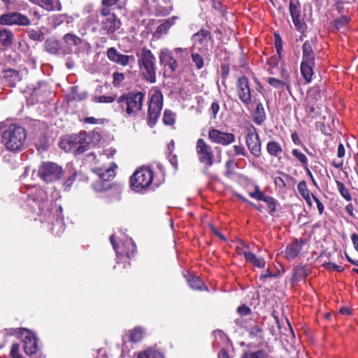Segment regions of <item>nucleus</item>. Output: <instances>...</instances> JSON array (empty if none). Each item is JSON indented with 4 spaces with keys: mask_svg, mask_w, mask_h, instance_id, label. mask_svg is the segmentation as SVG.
Masks as SVG:
<instances>
[{
    "mask_svg": "<svg viewBox=\"0 0 358 358\" xmlns=\"http://www.w3.org/2000/svg\"><path fill=\"white\" fill-rule=\"evenodd\" d=\"M101 140V135L98 132L92 131L87 133L81 131L78 134L71 135L62 139L59 145L66 152H71L76 155L82 154L87 150L91 143Z\"/></svg>",
    "mask_w": 358,
    "mask_h": 358,
    "instance_id": "nucleus-1",
    "label": "nucleus"
},
{
    "mask_svg": "<svg viewBox=\"0 0 358 358\" xmlns=\"http://www.w3.org/2000/svg\"><path fill=\"white\" fill-rule=\"evenodd\" d=\"M26 138L27 133L24 128L12 124L3 131L1 141L8 150L17 151L23 148Z\"/></svg>",
    "mask_w": 358,
    "mask_h": 358,
    "instance_id": "nucleus-2",
    "label": "nucleus"
},
{
    "mask_svg": "<svg viewBox=\"0 0 358 358\" xmlns=\"http://www.w3.org/2000/svg\"><path fill=\"white\" fill-rule=\"evenodd\" d=\"M143 100L142 92H129L119 96L117 103L122 112L128 117H133L142 109Z\"/></svg>",
    "mask_w": 358,
    "mask_h": 358,
    "instance_id": "nucleus-3",
    "label": "nucleus"
},
{
    "mask_svg": "<svg viewBox=\"0 0 358 358\" xmlns=\"http://www.w3.org/2000/svg\"><path fill=\"white\" fill-rule=\"evenodd\" d=\"M138 63L141 71L145 79L150 83L156 81V59L152 52L146 48H143L136 54Z\"/></svg>",
    "mask_w": 358,
    "mask_h": 358,
    "instance_id": "nucleus-4",
    "label": "nucleus"
},
{
    "mask_svg": "<svg viewBox=\"0 0 358 358\" xmlns=\"http://www.w3.org/2000/svg\"><path fill=\"white\" fill-rule=\"evenodd\" d=\"M153 173L148 169H140L134 172L130 178V186L132 190L142 192L152 183Z\"/></svg>",
    "mask_w": 358,
    "mask_h": 358,
    "instance_id": "nucleus-5",
    "label": "nucleus"
},
{
    "mask_svg": "<svg viewBox=\"0 0 358 358\" xmlns=\"http://www.w3.org/2000/svg\"><path fill=\"white\" fill-rule=\"evenodd\" d=\"M64 174L62 167L54 162H43L38 169V176L45 182L58 180Z\"/></svg>",
    "mask_w": 358,
    "mask_h": 358,
    "instance_id": "nucleus-6",
    "label": "nucleus"
},
{
    "mask_svg": "<svg viewBox=\"0 0 358 358\" xmlns=\"http://www.w3.org/2000/svg\"><path fill=\"white\" fill-rule=\"evenodd\" d=\"M163 106V96L162 94L159 92L156 91L155 93L152 95L149 107H148V123L151 127L153 126L161 113V110L162 109Z\"/></svg>",
    "mask_w": 358,
    "mask_h": 358,
    "instance_id": "nucleus-7",
    "label": "nucleus"
},
{
    "mask_svg": "<svg viewBox=\"0 0 358 358\" xmlns=\"http://www.w3.org/2000/svg\"><path fill=\"white\" fill-rule=\"evenodd\" d=\"M196 151L199 161L204 164L208 169L214 163V155L211 147L203 138H199L196 142Z\"/></svg>",
    "mask_w": 358,
    "mask_h": 358,
    "instance_id": "nucleus-8",
    "label": "nucleus"
},
{
    "mask_svg": "<svg viewBox=\"0 0 358 358\" xmlns=\"http://www.w3.org/2000/svg\"><path fill=\"white\" fill-rule=\"evenodd\" d=\"M97 174L99 179L93 183V189L96 192H103L110 189L111 184L109 181L115 177L114 170L111 168H107L105 170L99 169Z\"/></svg>",
    "mask_w": 358,
    "mask_h": 358,
    "instance_id": "nucleus-9",
    "label": "nucleus"
},
{
    "mask_svg": "<svg viewBox=\"0 0 358 358\" xmlns=\"http://www.w3.org/2000/svg\"><path fill=\"white\" fill-rule=\"evenodd\" d=\"M245 141L250 153L255 157H260L262 150L259 137L256 128L252 124L247 128Z\"/></svg>",
    "mask_w": 358,
    "mask_h": 358,
    "instance_id": "nucleus-10",
    "label": "nucleus"
},
{
    "mask_svg": "<svg viewBox=\"0 0 358 358\" xmlns=\"http://www.w3.org/2000/svg\"><path fill=\"white\" fill-rule=\"evenodd\" d=\"M30 20L26 15L18 12H10L0 16V24L6 26H29Z\"/></svg>",
    "mask_w": 358,
    "mask_h": 358,
    "instance_id": "nucleus-11",
    "label": "nucleus"
},
{
    "mask_svg": "<svg viewBox=\"0 0 358 358\" xmlns=\"http://www.w3.org/2000/svg\"><path fill=\"white\" fill-rule=\"evenodd\" d=\"M236 87L239 100L245 106H248L252 101L251 89L248 79L245 76L240 77L237 80Z\"/></svg>",
    "mask_w": 358,
    "mask_h": 358,
    "instance_id": "nucleus-12",
    "label": "nucleus"
},
{
    "mask_svg": "<svg viewBox=\"0 0 358 358\" xmlns=\"http://www.w3.org/2000/svg\"><path fill=\"white\" fill-rule=\"evenodd\" d=\"M208 138L211 142L222 145H228L235 141V136L231 133L221 131L216 129L208 131Z\"/></svg>",
    "mask_w": 358,
    "mask_h": 358,
    "instance_id": "nucleus-13",
    "label": "nucleus"
},
{
    "mask_svg": "<svg viewBox=\"0 0 358 358\" xmlns=\"http://www.w3.org/2000/svg\"><path fill=\"white\" fill-rule=\"evenodd\" d=\"M99 22L101 25V31L108 35L115 33L122 25L120 20L116 15H108L106 17L99 18Z\"/></svg>",
    "mask_w": 358,
    "mask_h": 358,
    "instance_id": "nucleus-14",
    "label": "nucleus"
},
{
    "mask_svg": "<svg viewBox=\"0 0 358 358\" xmlns=\"http://www.w3.org/2000/svg\"><path fill=\"white\" fill-rule=\"evenodd\" d=\"M20 335L23 338L24 352L28 355L35 353L37 350L38 345L37 338L34 334L28 329H21Z\"/></svg>",
    "mask_w": 358,
    "mask_h": 358,
    "instance_id": "nucleus-15",
    "label": "nucleus"
},
{
    "mask_svg": "<svg viewBox=\"0 0 358 358\" xmlns=\"http://www.w3.org/2000/svg\"><path fill=\"white\" fill-rule=\"evenodd\" d=\"M210 38V32L206 29H201L192 36L194 48L201 52L207 51L208 41Z\"/></svg>",
    "mask_w": 358,
    "mask_h": 358,
    "instance_id": "nucleus-16",
    "label": "nucleus"
},
{
    "mask_svg": "<svg viewBox=\"0 0 358 358\" xmlns=\"http://www.w3.org/2000/svg\"><path fill=\"white\" fill-rule=\"evenodd\" d=\"M106 55L110 61L124 66L129 64L130 63H134L135 61V58L133 55L121 54L117 52L115 48H108L107 50Z\"/></svg>",
    "mask_w": 358,
    "mask_h": 358,
    "instance_id": "nucleus-17",
    "label": "nucleus"
},
{
    "mask_svg": "<svg viewBox=\"0 0 358 358\" xmlns=\"http://www.w3.org/2000/svg\"><path fill=\"white\" fill-rule=\"evenodd\" d=\"M159 59L162 64L170 69L171 72L176 71L178 64L176 59L173 58L172 52L167 48H164L160 52Z\"/></svg>",
    "mask_w": 358,
    "mask_h": 358,
    "instance_id": "nucleus-18",
    "label": "nucleus"
},
{
    "mask_svg": "<svg viewBox=\"0 0 358 358\" xmlns=\"http://www.w3.org/2000/svg\"><path fill=\"white\" fill-rule=\"evenodd\" d=\"M304 242L302 240L296 239L289 243L285 251V257L289 260L295 259L299 255Z\"/></svg>",
    "mask_w": 358,
    "mask_h": 358,
    "instance_id": "nucleus-19",
    "label": "nucleus"
},
{
    "mask_svg": "<svg viewBox=\"0 0 358 358\" xmlns=\"http://www.w3.org/2000/svg\"><path fill=\"white\" fill-rule=\"evenodd\" d=\"M315 42L312 39L310 41H306L302 46L303 57L301 62H305L310 64H315Z\"/></svg>",
    "mask_w": 358,
    "mask_h": 358,
    "instance_id": "nucleus-20",
    "label": "nucleus"
},
{
    "mask_svg": "<svg viewBox=\"0 0 358 358\" xmlns=\"http://www.w3.org/2000/svg\"><path fill=\"white\" fill-rule=\"evenodd\" d=\"M289 12L292 18V22L295 27L299 31H302L304 29L305 24L303 20L301 18L300 9L292 1H291L289 3Z\"/></svg>",
    "mask_w": 358,
    "mask_h": 358,
    "instance_id": "nucleus-21",
    "label": "nucleus"
},
{
    "mask_svg": "<svg viewBox=\"0 0 358 358\" xmlns=\"http://www.w3.org/2000/svg\"><path fill=\"white\" fill-rule=\"evenodd\" d=\"M64 43L66 45L67 49L62 50V53H69L73 46H77L82 43V40L73 34H66L63 36Z\"/></svg>",
    "mask_w": 358,
    "mask_h": 358,
    "instance_id": "nucleus-22",
    "label": "nucleus"
},
{
    "mask_svg": "<svg viewBox=\"0 0 358 358\" xmlns=\"http://www.w3.org/2000/svg\"><path fill=\"white\" fill-rule=\"evenodd\" d=\"M243 255L244 256L245 260L248 262H250L252 265L258 268H264L265 266V261L264 258L257 257L253 252L250 251L243 250Z\"/></svg>",
    "mask_w": 358,
    "mask_h": 358,
    "instance_id": "nucleus-23",
    "label": "nucleus"
},
{
    "mask_svg": "<svg viewBox=\"0 0 358 358\" xmlns=\"http://www.w3.org/2000/svg\"><path fill=\"white\" fill-rule=\"evenodd\" d=\"M266 118L263 104L259 102L257 104L256 109L253 114L252 120L258 125L262 124Z\"/></svg>",
    "mask_w": 358,
    "mask_h": 358,
    "instance_id": "nucleus-24",
    "label": "nucleus"
},
{
    "mask_svg": "<svg viewBox=\"0 0 358 358\" xmlns=\"http://www.w3.org/2000/svg\"><path fill=\"white\" fill-rule=\"evenodd\" d=\"M315 64H310L305 62L301 63V73L307 83H310L313 75V67Z\"/></svg>",
    "mask_w": 358,
    "mask_h": 358,
    "instance_id": "nucleus-25",
    "label": "nucleus"
},
{
    "mask_svg": "<svg viewBox=\"0 0 358 358\" xmlns=\"http://www.w3.org/2000/svg\"><path fill=\"white\" fill-rule=\"evenodd\" d=\"M13 34L8 29L0 30V45L4 48L10 47L13 43Z\"/></svg>",
    "mask_w": 358,
    "mask_h": 358,
    "instance_id": "nucleus-26",
    "label": "nucleus"
},
{
    "mask_svg": "<svg viewBox=\"0 0 358 358\" xmlns=\"http://www.w3.org/2000/svg\"><path fill=\"white\" fill-rule=\"evenodd\" d=\"M266 150L271 156L278 157L282 152V148L279 143L271 141L266 145Z\"/></svg>",
    "mask_w": 358,
    "mask_h": 358,
    "instance_id": "nucleus-27",
    "label": "nucleus"
},
{
    "mask_svg": "<svg viewBox=\"0 0 358 358\" xmlns=\"http://www.w3.org/2000/svg\"><path fill=\"white\" fill-rule=\"evenodd\" d=\"M45 47L47 52L56 55L60 53L62 49L59 48V42L54 38H48L45 42Z\"/></svg>",
    "mask_w": 358,
    "mask_h": 358,
    "instance_id": "nucleus-28",
    "label": "nucleus"
},
{
    "mask_svg": "<svg viewBox=\"0 0 358 358\" xmlns=\"http://www.w3.org/2000/svg\"><path fill=\"white\" fill-rule=\"evenodd\" d=\"M88 93L85 90H80L78 86L71 87V99L73 101H81L87 99Z\"/></svg>",
    "mask_w": 358,
    "mask_h": 358,
    "instance_id": "nucleus-29",
    "label": "nucleus"
},
{
    "mask_svg": "<svg viewBox=\"0 0 358 358\" xmlns=\"http://www.w3.org/2000/svg\"><path fill=\"white\" fill-rule=\"evenodd\" d=\"M350 19L348 16L342 15L341 17L333 21L332 27L336 30L344 31Z\"/></svg>",
    "mask_w": 358,
    "mask_h": 358,
    "instance_id": "nucleus-30",
    "label": "nucleus"
},
{
    "mask_svg": "<svg viewBox=\"0 0 358 358\" xmlns=\"http://www.w3.org/2000/svg\"><path fill=\"white\" fill-rule=\"evenodd\" d=\"M144 331L143 329L140 327H136L134 329L131 330L129 331V341L133 343H137L139 342L143 336Z\"/></svg>",
    "mask_w": 358,
    "mask_h": 358,
    "instance_id": "nucleus-31",
    "label": "nucleus"
},
{
    "mask_svg": "<svg viewBox=\"0 0 358 358\" xmlns=\"http://www.w3.org/2000/svg\"><path fill=\"white\" fill-rule=\"evenodd\" d=\"M138 358H163L162 353L153 349H148L138 355Z\"/></svg>",
    "mask_w": 358,
    "mask_h": 358,
    "instance_id": "nucleus-32",
    "label": "nucleus"
},
{
    "mask_svg": "<svg viewBox=\"0 0 358 358\" xmlns=\"http://www.w3.org/2000/svg\"><path fill=\"white\" fill-rule=\"evenodd\" d=\"M115 99V95H101L93 96L92 98V101L100 103H113Z\"/></svg>",
    "mask_w": 358,
    "mask_h": 358,
    "instance_id": "nucleus-33",
    "label": "nucleus"
},
{
    "mask_svg": "<svg viewBox=\"0 0 358 358\" xmlns=\"http://www.w3.org/2000/svg\"><path fill=\"white\" fill-rule=\"evenodd\" d=\"M124 254L127 257V258H130V257L134 254L136 250V245L135 243L130 239L127 240L124 244Z\"/></svg>",
    "mask_w": 358,
    "mask_h": 358,
    "instance_id": "nucleus-34",
    "label": "nucleus"
},
{
    "mask_svg": "<svg viewBox=\"0 0 358 358\" xmlns=\"http://www.w3.org/2000/svg\"><path fill=\"white\" fill-rule=\"evenodd\" d=\"M337 189L341 194V195L347 201H351L352 196L350 193L349 192V190L345 187V185L338 181L336 180Z\"/></svg>",
    "mask_w": 358,
    "mask_h": 358,
    "instance_id": "nucleus-35",
    "label": "nucleus"
},
{
    "mask_svg": "<svg viewBox=\"0 0 358 358\" xmlns=\"http://www.w3.org/2000/svg\"><path fill=\"white\" fill-rule=\"evenodd\" d=\"M243 358H275L262 350L256 352H248L243 355Z\"/></svg>",
    "mask_w": 358,
    "mask_h": 358,
    "instance_id": "nucleus-36",
    "label": "nucleus"
},
{
    "mask_svg": "<svg viewBox=\"0 0 358 358\" xmlns=\"http://www.w3.org/2000/svg\"><path fill=\"white\" fill-rule=\"evenodd\" d=\"M263 201L267 203L268 212L270 214H273L276 210V200L268 195H266L264 198L262 199Z\"/></svg>",
    "mask_w": 358,
    "mask_h": 358,
    "instance_id": "nucleus-37",
    "label": "nucleus"
},
{
    "mask_svg": "<svg viewBox=\"0 0 358 358\" xmlns=\"http://www.w3.org/2000/svg\"><path fill=\"white\" fill-rule=\"evenodd\" d=\"M192 59L196 68L197 69H201L204 66V59L201 55L196 52L192 53Z\"/></svg>",
    "mask_w": 358,
    "mask_h": 358,
    "instance_id": "nucleus-38",
    "label": "nucleus"
},
{
    "mask_svg": "<svg viewBox=\"0 0 358 358\" xmlns=\"http://www.w3.org/2000/svg\"><path fill=\"white\" fill-rule=\"evenodd\" d=\"M292 154L297 160L301 163L303 166L306 167L308 166V158L303 153L301 152L297 149H293Z\"/></svg>",
    "mask_w": 358,
    "mask_h": 358,
    "instance_id": "nucleus-39",
    "label": "nucleus"
},
{
    "mask_svg": "<svg viewBox=\"0 0 358 358\" xmlns=\"http://www.w3.org/2000/svg\"><path fill=\"white\" fill-rule=\"evenodd\" d=\"M189 287L194 289H201L203 282L201 280L195 276H192L187 280Z\"/></svg>",
    "mask_w": 358,
    "mask_h": 358,
    "instance_id": "nucleus-40",
    "label": "nucleus"
},
{
    "mask_svg": "<svg viewBox=\"0 0 358 358\" xmlns=\"http://www.w3.org/2000/svg\"><path fill=\"white\" fill-rule=\"evenodd\" d=\"M163 121L165 124L172 125L175 122V115L171 110H166L164 113Z\"/></svg>",
    "mask_w": 358,
    "mask_h": 358,
    "instance_id": "nucleus-41",
    "label": "nucleus"
},
{
    "mask_svg": "<svg viewBox=\"0 0 358 358\" xmlns=\"http://www.w3.org/2000/svg\"><path fill=\"white\" fill-rule=\"evenodd\" d=\"M28 36L33 41L41 42L44 40V34L42 32L36 31L34 29L28 31Z\"/></svg>",
    "mask_w": 358,
    "mask_h": 358,
    "instance_id": "nucleus-42",
    "label": "nucleus"
},
{
    "mask_svg": "<svg viewBox=\"0 0 358 358\" xmlns=\"http://www.w3.org/2000/svg\"><path fill=\"white\" fill-rule=\"evenodd\" d=\"M248 194L250 197L259 201H262L266 196V194L261 191L259 187L257 185L255 187V190L248 192Z\"/></svg>",
    "mask_w": 358,
    "mask_h": 358,
    "instance_id": "nucleus-43",
    "label": "nucleus"
},
{
    "mask_svg": "<svg viewBox=\"0 0 358 358\" xmlns=\"http://www.w3.org/2000/svg\"><path fill=\"white\" fill-rule=\"evenodd\" d=\"M267 82L269 85L277 89L282 90L285 85V83L284 81L280 80L275 78H268L267 79Z\"/></svg>",
    "mask_w": 358,
    "mask_h": 358,
    "instance_id": "nucleus-44",
    "label": "nucleus"
},
{
    "mask_svg": "<svg viewBox=\"0 0 358 358\" xmlns=\"http://www.w3.org/2000/svg\"><path fill=\"white\" fill-rule=\"evenodd\" d=\"M172 24H173L172 20L171 19H168L167 20H166L165 22L161 24L157 27V32H159V33H166V31L171 27Z\"/></svg>",
    "mask_w": 358,
    "mask_h": 358,
    "instance_id": "nucleus-45",
    "label": "nucleus"
},
{
    "mask_svg": "<svg viewBox=\"0 0 358 358\" xmlns=\"http://www.w3.org/2000/svg\"><path fill=\"white\" fill-rule=\"evenodd\" d=\"M220 110V105L217 101H213L211 103L210 108H209V112L211 113L213 119H215L217 115Z\"/></svg>",
    "mask_w": 358,
    "mask_h": 358,
    "instance_id": "nucleus-46",
    "label": "nucleus"
},
{
    "mask_svg": "<svg viewBox=\"0 0 358 358\" xmlns=\"http://www.w3.org/2000/svg\"><path fill=\"white\" fill-rule=\"evenodd\" d=\"M113 83L115 86H118L124 79V76L122 73L115 72L113 75Z\"/></svg>",
    "mask_w": 358,
    "mask_h": 358,
    "instance_id": "nucleus-47",
    "label": "nucleus"
},
{
    "mask_svg": "<svg viewBox=\"0 0 358 358\" xmlns=\"http://www.w3.org/2000/svg\"><path fill=\"white\" fill-rule=\"evenodd\" d=\"M309 97H312L316 101L321 98L320 89L319 87H313L308 92Z\"/></svg>",
    "mask_w": 358,
    "mask_h": 358,
    "instance_id": "nucleus-48",
    "label": "nucleus"
},
{
    "mask_svg": "<svg viewBox=\"0 0 358 358\" xmlns=\"http://www.w3.org/2000/svg\"><path fill=\"white\" fill-rule=\"evenodd\" d=\"M77 174L76 171H73L67 178L64 182L65 189L70 188L72 184L75 182Z\"/></svg>",
    "mask_w": 358,
    "mask_h": 358,
    "instance_id": "nucleus-49",
    "label": "nucleus"
},
{
    "mask_svg": "<svg viewBox=\"0 0 358 358\" xmlns=\"http://www.w3.org/2000/svg\"><path fill=\"white\" fill-rule=\"evenodd\" d=\"M110 6H103V7L100 10V18L106 17V16L109 15H115L113 13L110 12Z\"/></svg>",
    "mask_w": 358,
    "mask_h": 358,
    "instance_id": "nucleus-50",
    "label": "nucleus"
},
{
    "mask_svg": "<svg viewBox=\"0 0 358 358\" xmlns=\"http://www.w3.org/2000/svg\"><path fill=\"white\" fill-rule=\"evenodd\" d=\"M307 275L306 269L304 267H298L295 269L294 276L296 278H303Z\"/></svg>",
    "mask_w": 358,
    "mask_h": 358,
    "instance_id": "nucleus-51",
    "label": "nucleus"
},
{
    "mask_svg": "<svg viewBox=\"0 0 358 358\" xmlns=\"http://www.w3.org/2000/svg\"><path fill=\"white\" fill-rule=\"evenodd\" d=\"M233 149L236 155L247 156V152L243 146L236 145H234Z\"/></svg>",
    "mask_w": 358,
    "mask_h": 358,
    "instance_id": "nucleus-52",
    "label": "nucleus"
},
{
    "mask_svg": "<svg viewBox=\"0 0 358 358\" xmlns=\"http://www.w3.org/2000/svg\"><path fill=\"white\" fill-rule=\"evenodd\" d=\"M262 331V329L257 325L252 326L250 328V334L253 336H261Z\"/></svg>",
    "mask_w": 358,
    "mask_h": 358,
    "instance_id": "nucleus-53",
    "label": "nucleus"
},
{
    "mask_svg": "<svg viewBox=\"0 0 358 358\" xmlns=\"http://www.w3.org/2000/svg\"><path fill=\"white\" fill-rule=\"evenodd\" d=\"M238 313L241 315H248L250 313V308L245 305L239 306L237 308Z\"/></svg>",
    "mask_w": 358,
    "mask_h": 358,
    "instance_id": "nucleus-54",
    "label": "nucleus"
},
{
    "mask_svg": "<svg viewBox=\"0 0 358 358\" xmlns=\"http://www.w3.org/2000/svg\"><path fill=\"white\" fill-rule=\"evenodd\" d=\"M312 197L317 204V207L320 215H322L324 210V206L323 203L314 194H312Z\"/></svg>",
    "mask_w": 358,
    "mask_h": 358,
    "instance_id": "nucleus-55",
    "label": "nucleus"
},
{
    "mask_svg": "<svg viewBox=\"0 0 358 358\" xmlns=\"http://www.w3.org/2000/svg\"><path fill=\"white\" fill-rule=\"evenodd\" d=\"M297 189L300 194H304L308 189L304 180L300 181L297 185Z\"/></svg>",
    "mask_w": 358,
    "mask_h": 358,
    "instance_id": "nucleus-56",
    "label": "nucleus"
},
{
    "mask_svg": "<svg viewBox=\"0 0 358 358\" xmlns=\"http://www.w3.org/2000/svg\"><path fill=\"white\" fill-rule=\"evenodd\" d=\"M229 73V67L228 64L221 65V76L223 79H226Z\"/></svg>",
    "mask_w": 358,
    "mask_h": 358,
    "instance_id": "nucleus-57",
    "label": "nucleus"
},
{
    "mask_svg": "<svg viewBox=\"0 0 358 358\" xmlns=\"http://www.w3.org/2000/svg\"><path fill=\"white\" fill-rule=\"evenodd\" d=\"M67 17H68L66 15H57V17H55V18L54 20V24L59 25V24H62L63 22H64L66 20Z\"/></svg>",
    "mask_w": 358,
    "mask_h": 358,
    "instance_id": "nucleus-58",
    "label": "nucleus"
},
{
    "mask_svg": "<svg viewBox=\"0 0 358 358\" xmlns=\"http://www.w3.org/2000/svg\"><path fill=\"white\" fill-rule=\"evenodd\" d=\"M19 349H20V346L18 344H13L12 345L11 350H10V356L12 357H16V356H20Z\"/></svg>",
    "mask_w": 358,
    "mask_h": 358,
    "instance_id": "nucleus-59",
    "label": "nucleus"
},
{
    "mask_svg": "<svg viewBox=\"0 0 358 358\" xmlns=\"http://www.w3.org/2000/svg\"><path fill=\"white\" fill-rule=\"evenodd\" d=\"M345 148L344 145L341 143L338 146L337 156L339 158H343L345 156Z\"/></svg>",
    "mask_w": 358,
    "mask_h": 358,
    "instance_id": "nucleus-60",
    "label": "nucleus"
},
{
    "mask_svg": "<svg viewBox=\"0 0 358 358\" xmlns=\"http://www.w3.org/2000/svg\"><path fill=\"white\" fill-rule=\"evenodd\" d=\"M121 0H102L103 6H113L117 4Z\"/></svg>",
    "mask_w": 358,
    "mask_h": 358,
    "instance_id": "nucleus-61",
    "label": "nucleus"
},
{
    "mask_svg": "<svg viewBox=\"0 0 358 358\" xmlns=\"http://www.w3.org/2000/svg\"><path fill=\"white\" fill-rule=\"evenodd\" d=\"M174 52H176V55H179L181 57H185V56L187 55V49L177 48L174 49Z\"/></svg>",
    "mask_w": 358,
    "mask_h": 358,
    "instance_id": "nucleus-62",
    "label": "nucleus"
},
{
    "mask_svg": "<svg viewBox=\"0 0 358 358\" xmlns=\"http://www.w3.org/2000/svg\"><path fill=\"white\" fill-rule=\"evenodd\" d=\"M351 239L353 243L354 247L357 251H358V234H353L351 236Z\"/></svg>",
    "mask_w": 358,
    "mask_h": 358,
    "instance_id": "nucleus-63",
    "label": "nucleus"
},
{
    "mask_svg": "<svg viewBox=\"0 0 358 358\" xmlns=\"http://www.w3.org/2000/svg\"><path fill=\"white\" fill-rule=\"evenodd\" d=\"M84 122L87 124H98L99 120L93 117H87L85 118Z\"/></svg>",
    "mask_w": 358,
    "mask_h": 358,
    "instance_id": "nucleus-64",
    "label": "nucleus"
}]
</instances>
